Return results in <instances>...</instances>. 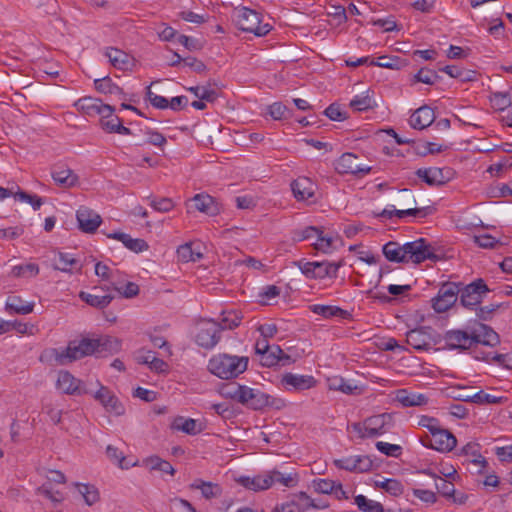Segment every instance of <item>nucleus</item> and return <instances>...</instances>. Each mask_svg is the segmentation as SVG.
<instances>
[{
    "instance_id": "nucleus-22",
    "label": "nucleus",
    "mask_w": 512,
    "mask_h": 512,
    "mask_svg": "<svg viewBox=\"0 0 512 512\" xmlns=\"http://www.w3.org/2000/svg\"><path fill=\"white\" fill-rule=\"evenodd\" d=\"M195 208L203 213L210 216H214L220 213V206L215 199L208 194H197L192 199Z\"/></svg>"
},
{
    "instance_id": "nucleus-28",
    "label": "nucleus",
    "mask_w": 512,
    "mask_h": 512,
    "mask_svg": "<svg viewBox=\"0 0 512 512\" xmlns=\"http://www.w3.org/2000/svg\"><path fill=\"white\" fill-rule=\"evenodd\" d=\"M53 180L62 187H73L78 183V175L69 168H59L52 171Z\"/></svg>"
},
{
    "instance_id": "nucleus-7",
    "label": "nucleus",
    "mask_w": 512,
    "mask_h": 512,
    "mask_svg": "<svg viewBox=\"0 0 512 512\" xmlns=\"http://www.w3.org/2000/svg\"><path fill=\"white\" fill-rule=\"evenodd\" d=\"M432 437L424 435L420 437V442L424 447L437 450L439 452H449L456 447V437L447 429L441 427L431 433Z\"/></svg>"
},
{
    "instance_id": "nucleus-19",
    "label": "nucleus",
    "mask_w": 512,
    "mask_h": 512,
    "mask_svg": "<svg viewBox=\"0 0 512 512\" xmlns=\"http://www.w3.org/2000/svg\"><path fill=\"white\" fill-rule=\"evenodd\" d=\"M237 482L246 489L258 492L269 489L272 486V478L269 473L260 474L255 477L241 476Z\"/></svg>"
},
{
    "instance_id": "nucleus-29",
    "label": "nucleus",
    "mask_w": 512,
    "mask_h": 512,
    "mask_svg": "<svg viewBox=\"0 0 512 512\" xmlns=\"http://www.w3.org/2000/svg\"><path fill=\"white\" fill-rule=\"evenodd\" d=\"M173 430L182 431L188 435H196L201 432V425L195 419L178 416L172 422Z\"/></svg>"
},
{
    "instance_id": "nucleus-6",
    "label": "nucleus",
    "mask_w": 512,
    "mask_h": 512,
    "mask_svg": "<svg viewBox=\"0 0 512 512\" xmlns=\"http://www.w3.org/2000/svg\"><path fill=\"white\" fill-rule=\"evenodd\" d=\"M490 289L482 278H478L473 282L461 287L460 286V303L463 307L474 309L481 304Z\"/></svg>"
},
{
    "instance_id": "nucleus-33",
    "label": "nucleus",
    "mask_w": 512,
    "mask_h": 512,
    "mask_svg": "<svg viewBox=\"0 0 512 512\" xmlns=\"http://www.w3.org/2000/svg\"><path fill=\"white\" fill-rule=\"evenodd\" d=\"M242 320V314L239 311H223L221 318L217 324L219 325L220 332L225 329H234L239 326Z\"/></svg>"
},
{
    "instance_id": "nucleus-57",
    "label": "nucleus",
    "mask_w": 512,
    "mask_h": 512,
    "mask_svg": "<svg viewBox=\"0 0 512 512\" xmlns=\"http://www.w3.org/2000/svg\"><path fill=\"white\" fill-rule=\"evenodd\" d=\"M38 273L39 267L37 264L34 263L14 266L11 271V274L14 277L36 276Z\"/></svg>"
},
{
    "instance_id": "nucleus-40",
    "label": "nucleus",
    "mask_w": 512,
    "mask_h": 512,
    "mask_svg": "<svg viewBox=\"0 0 512 512\" xmlns=\"http://www.w3.org/2000/svg\"><path fill=\"white\" fill-rule=\"evenodd\" d=\"M95 342L97 343V353L114 352L120 348L119 340L107 335L95 338Z\"/></svg>"
},
{
    "instance_id": "nucleus-61",
    "label": "nucleus",
    "mask_w": 512,
    "mask_h": 512,
    "mask_svg": "<svg viewBox=\"0 0 512 512\" xmlns=\"http://www.w3.org/2000/svg\"><path fill=\"white\" fill-rule=\"evenodd\" d=\"M148 462L150 464L151 469L153 470H159L163 473H168L170 475L175 474V469L173 468V466L168 461L163 460L160 457H151L148 460Z\"/></svg>"
},
{
    "instance_id": "nucleus-63",
    "label": "nucleus",
    "mask_w": 512,
    "mask_h": 512,
    "mask_svg": "<svg viewBox=\"0 0 512 512\" xmlns=\"http://www.w3.org/2000/svg\"><path fill=\"white\" fill-rule=\"evenodd\" d=\"M269 115L275 120L286 119L289 117V110L281 102H275L268 108Z\"/></svg>"
},
{
    "instance_id": "nucleus-10",
    "label": "nucleus",
    "mask_w": 512,
    "mask_h": 512,
    "mask_svg": "<svg viewBox=\"0 0 512 512\" xmlns=\"http://www.w3.org/2000/svg\"><path fill=\"white\" fill-rule=\"evenodd\" d=\"M334 167L339 174L365 175L371 170V167L359 163V157L350 152L342 154Z\"/></svg>"
},
{
    "instance_id": "nucleus-50",
    "label": "nucleus",
    "mask_w": 512,
    "mask_h": 512,
    "mask_svg": "<svg viewBox=\"0 0 512 512\" xmlns=\"http://www.w3.org/2000/svg\"><path fill=\"white\" fill-rule=\"evenodd\" d=\"M177 257L180 261L187 263L190 261L195 262L199 260L202 257V254L199 252H194L191 244L186 243L178 247Z\"/></svg>"
},
{
    "instance_id": "nucleus-34",
    "label": "nucleus",
    "mask_w": 512,
    "mask_h": 512,
    "mask_svg": "<svg viewBox=\"0 0 512 512\" xmlns=\"http://www.w3.org/2000/svg\"><path fill=\"white\" fill-rule=\"evenodd\" d=\"M107 457L117 464L121 469H128L129 467L135 466L136 462L127 460L124 453L113 445H108L106 448Z\"/></svg>"
},
{
    "instance_id": "nucleus-38",
    "label": "nucleus",
    "mask_w": 512,
    "mask_h": 512,
    "mask_svg": "<svg viewBox=\"0 0 512 512\" xmlns=\"http://www.w3.org/2000/svg\"><path fill=\"white\" fill-rule=\"evenodd\" d=\"M269 476L272 478V485L275 483H279L285 487H294L298 483V474L297 473H289L283 474L278 470L269 471Z\"/></svg>"
},
{
    "instance_id": "nucleus-36",
    "label": "nucleus",
    "mask_w": 512,
    "mask_h": 512,
    "mask_svg": "<svg viewBox=\"0 0 512 512\" xmlns=\"http://www.w3.org/2000/svg\"><path fill=\"white\" fill-rule=\"evenodd\" d=\"M292 498H296V505L299 507V512H304L311 508L313 509H326L329 505L328 503H323L321 505H316V501L311 499L305 492H299L294 494Z\"/></svg>"
},
{
    "instance_id": "nucleus-5",
    "label": "nucleus",
    "mask_w": 512,
    "mask_h": 512,
    "mask_svg": "<svg viewBox=\"0 0 512 512\" xmlns=\"http://www.w3.org/2000/svg\"><path fill=\"white\" fill-rule=\"evenodd\" d=\"M237 390L238 402L251 409L262 410L269 406L280 408V405H278L280 400L272 398L270 395L260 391L259 389L244 386L243 388H237Z\"/></svg>"
},
{
    "instance_id": "nucleus-2",
    "label": "nucleus",
    "mask_w": 512,
    "mask_h": 512,
    "mask_svg": "<svg viewBox=\"0 0 512 512\" xmlns=\"http://www.w3.org/2000/svg\"><path fill=\"white\" fill-rule=\"evenodd\" d=\"M248 366V357L218 354L208 362V370L221 379H232L242 374Z\"/></svg>"
},
{
    "instance_id": "nucleus-35",
    "label": "nucleus",
    "mask_w": 512,
    "mask_h": 512,
    "mask_svg": "<svg viewBox=\"0 0 512 512\" xmlns=\"http://www.w3.org/2000/svg\"><path fill=\"white\" fill-rule=\"evenodd\" d=\"M461 454L474 457L471 462L473 465L478 467V469H477L478 473H482L484 468L488 464L486 459L478 452L476 444H473V443L466 444L461 449Z\"/></svg>"
},
{
    "instance_id": "nucleus-4",
    "label": "nucleus",
    "mask_w": 512,
    "mask_h": 512,
    "mask_svg": "<svg viewBox=\"0 0 512 512\" xmlns=\"http://www.w3.org/2000/svg\"><path fill=\"white\" fill-rule=\"evenodd\" d=\"M234 16L236 25L244 32L261 37L267 35L271 30L269 24H261L260 14L255 10L241 7L235 11Z\"/></svg>"
},
{
    "instance_id": "nucleus-23",
    "label": "nucleus",
    "mask_w": 512,
    "mask_h": 512,
    "mask_svg": "<svg viewBox=\"0 0 512 512\" xmlns=\"http://www.w3.org/2000/svg\"><path fill=\"white\" fill-rule=\"evenodd\" d=\"M34 303L25 302L20 296H9L5 303V311L9 314L26 315L33 311Z\"/></svg>"
},
{
    "instance_id": "nucleus-60",
    "label": "nucleus",
    "mask_w": 512,
    "mask_h": 512,
    "mask_svg": "<svg viewBox=\"0 0 512 512\" xmlns=\"http://www.w3.org/2000/svg\"><path fill=\"white\" fill-rule=\"evenodd\" d=\"M398 204L402 209H418L416 207V199L409 189H401L399 191Z\"/></svg>"
},
{
    "instance_id": "nucleus-37",
    "label": "nucleus",
    "mask_w": 512,
    "mask_h": 512,
    "mask_svg": "<svg viewBox=\"0 0 512 512\" xmlns=\"http://www.w3.org/2000/svg\"><path fill=\"white\" fill-rule=\"evenodd\" d=\"M101 101L102 100L93 97H83L75 103V106L84 114L94 116L97 114Z\"/></svg>"
},
{
    "instance_id": "nucleus-48",
    "label": "nucleus",
    "mask_w": 512,
    "mask_h": 512,
    "mask_svg": "<svg viewBox=\"0 0 512 512\" xmlns=\"http://www.w3.org/2000/svg\"><path fill=\"white\" fill-rule=\"evenodd\" d=\"M187 90L193 93L198 99L207 102H214L218 97L217 92L208 86H192L187 88Z\"/></svg>"
},
{
    "instance_id": "nucleus-17",
    "label": "nucleus",
    "mask_w": 512,
    "mask_h": 512,
    "mask_svg": "<svg viewBox=\"0 0 512 512\" xmlns=\"http://www.w3.org/2000/svg\"><path fill=\"white\" fill-rule=\"evenodd\" d=\"M109 291V287H93V291L95 293H88V292H84V291H81L79 293V297L82 301H84L85 303H87L88 305L92 306V307H95V308H99V309H103L105 307H107L111 301L114 299V296L111 295V294H99L98 291Z\"/></svg>"
},
{
    "instance_id": "nucleus-53",
    "label": "nucleus",
    "mask_w": 512,
    "mask_h": 512,
    "mask_svg": "<svg viewBox=\"0 0 512 512\" xmlns=\"http://www.w3.org/2000/svg\"><path fill=\"white\" fill-rule=\"evenodd\" d=\"M312 312L317 315H321L325 318H330L334 316H342L346 313L343 309L337 306H329V305H313L311 307Z\"/></svg>"
},
{
    "instance_id": "nucleus-58",
    "label": "nucleus",
    "mask_w": 512,
    "mask_h": 512,
    "mask_svg": "<svg viewBox=\"0 0 512 512\" xmlns=\"http://www.w3.org/2000/svg\"><path fill=\"white\" fill-rule=\"evenodd\" d=\"M317 241L313 243V247L317 251L323 253H329L333 250V237L324 236L322 228L320 229V235H317Z\"/></svg>"
},
{
    "instance_id": "nucleus-1",
    "label": "nucleus",
    "mask_w": 512,
    "mask_h": 512,
    "mask_svg": "<svg viewBox=\"0 0 512 512\" xmlns=\"http://www.w3.org/2000/svg\"><path fill=\"white\" fill-rule=\"evenodd\" d=\"M383 255L390 262L419 264L427 259L436 258L432 247L424 238L400 244L396 241L387 242L382 248Z\"/></svg>"
},
{
    "instance_id": "nucleus-9",
    "label": "nucleus",
    "mask_w": 512,
    "mask_h": 512,
    "mask_svg": "<svg viewBox=\"0 0 512 512\" xmlns=\"http://www.w3.org/2000/svg\"><path fill=\"white\" fill-rule=\"evenodd\" d=\"M221 339V332L217 321L205 320L199 326L196 334V343L205 348L212 349Z\"/></svg>"
},
{
    "instance_id": "nucleus-44",
    "label": "nucleus",
    "mask_w": 512,
    "mask_h": 512,
    "mask_svg": "<svg viewBox=\"0 0 512 512\" xmlns=\"http://www.w3.org/2000/svg\"><path fill=\"white\" fill-rule=\"evenodd\" d=\"M279 355H282V349L278 345H272L269 350L260 355V362L263 366L272 367L279 364Z\"/></svg>"
},
{
    "instance_id": "nucleus-31",
    "label": "nucleus",
    "mask_w": 512,
    "mask_h": 512,
    "mask_svg": "<svg viewBox=\"0 0 512 512\" xmlns=\"http://www.w3.org/2000/svg\"><path fill=\"white\" fill-rule=\"evenodd\" d=\"M342 261L339 262H328L321 261L314 265L315 277L314 279H323L325 277L335 278L337 277L338 269L342 266Z\"/></svg>"
},
{
    "instance_id": "nucleus-16",
    "label": "nucleus",
    "mask_w": 512,
    "mask_h": 512,
    "mask_svg": "<svg viewBox=\"0 0 512 512\" xmlns=\"http://www.w3.org/2000/svg\"><path fill=\"white\" fill-rule=\"evenodd\" d=\"M94 397L108 412L116 415H122L125 411L124 406L119 399L105 386L101 385Z\"/></svg>"
},
{
    "instance_id": "nucleus-11",
    "label": "nucleus",
    "mask_w": 512,
    "mask_h": 512,
    "mask_svg": "<svg viewBox=\"0 0 512 512\" xmlns=\"http://www.w3.org/2000/svg\"><path fill=\"white\" fill-rule=\"evenodd\" d=\"M415 174L429 186H442L451 180L453 172L450 168H420Z\"/></svg>"
},
{
    "instance_id": "nucleus-43",
    "label": "nucleus",
    "mask_w": 512,
    "mask_h": 512,
    "mask_svg": "<svg viewBox=\"0 0 512 512\" xmlns=\"http://www.w3.org/2000/svg\"><path fill=\"white\" fill-rule=\"evenodd\" d=\"M355 503L359 510L363 512H384V507L380 502L370 500L364 495H357L355 497Z\"/></svg>"
},
{
    "instance_id": "nucleus-32",
    "label": "nucleus",
    "mask_w": 512,
    "mask_h": 512,
    "mask_svg": "<svg viewBox=\"0 0 512 512\" xmlns=\"http://www.w3.org/2000/svg\"><path fill=\"white\" fill-rule=\"evenodd\" d=\"M95 89L104 94H111L118 97L124 96L122 88L112 82L109 76L94 80Z\"/></svg>"
},
{
    "instance_id": "nucleus-45",
    "label": "nucleus",
    "mask_w": 512,
    "mask_h": 512,
    "mask_svg": "<svg viewBox=\"0 0 512 512\" xmlns=\"http://www.w3.org/2000/svg\"><path fill=\"white\" fill-rule=\"evenodd\" d=\"M440 79L438 73L429 68H421L413 77V83L420 82L427 85H433Z\"/></svg>"
},
{
    "instance_id": "nucleus-64",
    "label": "nucleus",
    "mask_w": 512,
    "mask_h": 512,
    "mask_svg": "<svg viewBox=\"0 0 512 512\" xmlns=\"http://www.w3.org/2000/svg\"><path fill=\"white\" fill-rule=\"evenodd\" d=\"M376 448L381 453L385 454L386 456H391V457H398L402 452L401 446L396 445V444L382 442V441H378L376 443Z\"/></svg>"
},
{
    "instance_id": "nucleus-20",
    "label": "nucleus",
    "mask_w": 512,
    "mask_h": 512,
    "mask_svg": "<svg viewBox=\"0 0 512 512\" xmlns=\"http://www.w3.org/2000/svg\"><path fill=\"white\" fill-rule=\"evenodd\" d=\"M435 120L434 111L429 106L418 108L410 117V125L414 129H425L429 127Z\"/></svg>"
},
{
    "instance_id": "nucleus-26",
    "label": "nucleus",
    "mask_w": 512,
    "mask_h": 512,
    "mask_svg": "<svg viewBox=\"0 0 512 512\" xmlns=\"http://www.w3.org/2000/svg\"><path fill=\"white\" fill-rule=\"evenodd\" d=\"M57 387L65 394L80 393V380L68 371H61L58 375Z\"/></svg>"
},
{
    "instance_id": "nucleus-30",
    "label": "nucleus",
    "mask_w": 512,
    "mask_h": 512,
    "mask_svg": "<svg viewBox=\"0 0 512 512\" xmlns=\"http://www.w3.org/2000/svg\"><path fill=\"white\" fill-rule=\"evenodd\" d=\"M105 55L109 58L110 63L119 70H126L130 64V55L120 49L107 48Z\"/></svg>"
},
{
    "instance_id": "nucleus-62",
    "label": "nucleus",
    "mask_w": 512,
    "mask_h": 512,
    "mask_svg": "<svg viewBox=\"0 0 512 512\" xmlns=\"http://www.w3.org/2000/svg\"><path fill=\"white\" fill-rule=\"evenodd\" d=\"M312 483L316 492L331 494L333 493L337 482L330 479H315Z\"/></svg>"
},
{
    "instance_id": "nucleus-47",
    "label": "nucleus",
    "mask_w": 512,
    "mask_h": 512,
    "mask_svg": "<svg viewBox=\"0 0 512 512\" xmlns=\"http://www.w3.org/2000/svg\"><path fill=\"white\" fill-rule=\"evenodd\" d=\"M320 229V227L316 226H307L303 229H296L292 232V240L294 242H302L312 238H317V235H320Z\"/></svg>"
},
{
    "instance_id": "nucleus-13",
    "label": "nucleus",
    "mask_w": 512,
    "mask_h": 512,
    "mask_svg": "<svg viewBox=\"0 0 512 512\" xmlns=\"http://www.w3.org/2000/svg\"><path fill=\"white\" fill-rule=\"evenodd\" d=\"M473 332L449 330L444 335L445 346L451 350H467L475 344Z\"/></svg>"
},
{
    "instance_id": "nucleus-18",
    "label": "nucleus",
    "mask_w": 512,
    "mask_h": 512,
    "mask_svg": "<svg viewBox=\"0 0 512 512\" xmlns=\"http://www.w3.org/2000/svg\"><path fill=\"white\" fill-rule=\"evenodd\" d=\"M433 212V208L431 207H422L421 209H383L379 213L374 212V217L376 218H386L391 219L396 216L398 218H404L405 216H413L416 218H425Z\"/></svg>"
},
{
    "instance_id": "nucleus-55",
    "label": "nucleus",
    "mask_w": 512,
    "mask_h": 512,
    "mask_svg": "<svg viewBox=\"0 0 512 512\" xmlns=\"http://www.w3.org/2000/svg\"><path fill=\"white\" fill-rule=\"evenodd\" d=\"M14 198L16 200H19L21 202H27L29 203L34 210H39L40 207L43 204V199L35 194H29L25 191H22L18 189L15 194Z\"/></svg>"
},
{
    "instance_id": "nucleus-56",
    "label": "nucleus",
    "mask_w": 512,
    "mask_h": 512,
    "mask_svg": "<svg viewBox=\"0 0 512 512\" xmlns=\"http://www.w3.org/2000/svg\"><path fill=\"white\" fill-rule=\"evenodd\" d=\"M77 263V260L67 253L59 252L57 258L54 260L53 267L56 270L63 272H70V266Z\"/></svg>"
},
{
    "instance_id": "nucleus-51",
    "label": "nucleus",
    "mask_w": 512,
    "mask_h": 512,
    "mask_svg": "<svg viewBox=\"0 0 512 512\" xmlns=\"http://www.w3.org/2000/svg\"><path fill=\"white\" fill-rule=\"evenodd\" d=\"M490 101L492 107L499 111H503L512 105L511 96L509 95V93L504 92L493 93L490 98Z\"/></svg>"
},
{
    "instance_id": "nucleus-52",
    "label": "nucleus",
    "mask_w": 512,
    "mask_h": 512,
    "mask_svg": "<svg viewBox=\"0 0 512 512\" xmlns=\"http://www.w3.org/2000/svg\"><path fill=\"white\" fill-rule=\"evenodd\" d=\"M402 60L397 56H380L376 60L372 59L370 65L389 69H400Z\"/></svg>"
},
{
    "instance_id": "nucleus-12",
    "label": "nucleus",
    "mask_w": 512,
    "mask_h": 512,
    "mask_svg": "<svg viewBox=\"0 0 512 512\" xmlns=\"http://www.w3.org/2000/svg\"><path fill=\"white\" fill-rule=\"evenodd\" d=\"M431 327H420L410 330L406 334V342L416 350H429L436 340L432 335Z\"/></svg>"
},
{
    "instance_id": "nucleus-21",
    "label": "nucleus",
    "mask_w": 512,
    "mask_h": 512,
    "mask_svg": "<svg viewBox=\"0 0 512 512\" xmlns=\"http://www.w3.org/2000/svg\"><path fill=\"white\" fill-rule=\"evenodd\" d=\"M475 344L481 343L488 346H496L500 342L499 335L488 325L480 323L473 331Z\"/></svg>"
},
{
    "instance_id": "nucleus-41",
    "label": "nucleus",
    "mask_w": 512,
    "mask_h": 512,
    "mask_svg": "<svg viewBox=\"0 0 512 512\" xmlns=\"http://www.w3.org/2000/svg\"><path fill=\"white\" fill-rule=\"evenodd\" d=\"M349 106L354 111H366L369 109H373L376 106V103L373 101L371 96L369 95V91L366 92L365 95H357L351 101Z\"/></svg>"
},
{
    "instance_id": "nucleus-3",
    "label": "nucleus",
    "mask_w": 512,
    "mask_h": 512,
    "mask_svg": "<svg viewBox=\"0 0 512 512\" xmlns=\"http://www.w3.org/2000/svg\"><path fill=\"white\" fill-rule=\"evenodd\" d=\"M95 353H97V343L95 342V338H83L80 341H71L67 348L62 351H59L58 349L51 350V354L59 365H65Z\"/></svg>"
},
{
    "instance_id": "nucleus-49",
    "label": "nucleus",
    "mask_w": 512,
    "mask_h": 512,
    "mask_svg": "<svg viewBox=\"0 0 512 512\" xmlns=\"http://www.w3.org/2000/svg\"><path fill=\"white\" fill-rule=\"evenodd\" d=\"M500 308H508V304L505 303H497V304H489L486 306H481L476 309V316L478 319L482 321H490L494 313Z\"/></svg>"
},
{
    "instance_id": "nucleus-27",
    "label": "nucleus",
    "mask_w": 512,
    "mask_h": 512,
    "mask_svg": "<svg viewBox=\"0 0 512 512\" xmlns=\"http://www.w3.org/2000/svg\"><path fill=\"white\" fill-rule=\"evenodd\" d=\"M457 399L465 402H472L476 404H500L503 402V397H498L480 390L471 395H457Z\"/></svg>"
},
{
    "instance_id": "nucleus-15",
    "label": "nucleus",
    "mask_w": 512,
    "mask_h": 512,
    "mask_svg": "<svg viewBox=\"0 0 512 512\" xmlns=\"http://www.w3.org/2000/svg\"><path fill=\"white\" fill-rule=\"evenodd\" d=\"M281 383L287 390L303 391L313 388L317 381L310 375L286 373L283 375Z\"/></svg>"
},
{
    "instance_id": "nucleus-59",
    "label": "nucleus",
    "mask_w": 512,
    "mask_h": 512,
    "mask_svg": "<svg viewBox=\"0 0 512 512\" xmlns=\"http://www.w3.org/2000/svg\"><path fill=\"white\" fill-rule=\"evenodd\" d=\"M123 245L127 249H129L135 253H140V252L146 251L149 248V245L147 244V242L145 240L140 239V238L134 239L129 234L126 235V238L123 241Z\"/></svg>"
},
{
    "instance_id": "nucleus-54",
    "label": "nucleus",
    "mask_w": 512,
    "mask_h": 512,
    "mask_svg": "<svg viewBox=\"0 0 512 512\" xmlns=\"http://www.w3.org/2000/svg\"><path fill=\"white\" fill-rule=\"evenodd\" d=\"M375 485L384 489L386 492L393 496H398L403 492V485L396 479H385L383 481H376Z\"/></svg>"
},
{
    "instance_id": "nucleus-14",
    "label": "nucleus",
    "mask_w": 512,
    "mask_h": 512,
    "mask_svg": "<svg viewBox=\"0 0 512 512\" xmlns=\"http://www.w3.org/2000/svg\"><path fill=\"white\" fill-rule=\"evenodd\" d=\"M76 218L79 228L85 233H94L102 222L99 214L84 206L77 210Z\"/></svg>"
},
{
    "instance_id": "nucleus-8",
    "label": "nucleus",
    "mask_w": 512,
    "mask_h": 512,
    "mask_svg": "<svg viewBox=\"0 0 512 512\" xmlns=\"http://www.w3.org/2000/svg\"><path fill=\"white\" fill-rule=\"evenodd\" d=\"M461 283H444L435 298L432 299V307L438 313L449 310L457 301Z\"/></svg>"
},
{
    "instance_id": "nucleus-25",
    "label": "nucleus",
    "mask_w": 512,
    "mask_h": 512,
    "mask_svg": "<svg viewBox=\"0 0 512 512\" xmlns=\"http://www.w3.org/2000/svg\"><path fill=\"white\" fill-rule=\"evenodd\" d=\"M190 488L200 490L202 496L207 500L218 498L222 495L223 492V489L219 484L203 481L201 479H196L193 483H191Z\"/></svg>"
},
{
    "instance_id": "nucleus-24",
    "label": "nucleus",
    "mask_w": 512,
    "mask_h": 512,
    "mask_svg": "<svg viewBox=\"0 0 512 512\" xmlns=\"http://www.w3.org/2000/svg\"><path fill=\"white\" fill-rule=\"evenodd\" d=\"M395 399L403 407L422 406L428 402V399L424 394L410 393L406 389L397 390Z\"/></svg>"
},
{
    "instance_id": "nucleus-46",
    "label": "nucleus",
    "mask_w": 512,
    "mask_h": 512,
    "mask_svg": "<svg viewBox=\"0 0 512 512\" xmlns=\"http://www.w3.org/2000/svg\"><path fill=\"white\" fill-rule=\"evenodd\" d=\"M79 493L83 496L85 503L92 506L99 501L98 489L89 484H77Z\"/></svg>"
},
{
    "instance_id": "nucleus-42",
    "label": "nucleus",
    "mask_w": 512,
    "mask_h": 512,
    "mask_svg": "<svg viewBox=\"0 0 512 512\" xmlns=\"http://www.w3.org/2000/svg\"><path fill=\"white\" fill-rule=\"evenodd\" d=\"M328 386L331 390L341 391L345 394H352L357 389L356 385H353L348 380L335 376L328 379Z\"/></svg>"
},
{
    "instance_id": "nucleus-39",
    "label": "nucleus",
    "mask_w": 512,
    "mask_h": 512,
    "mask_svg": "<svg viewBox=\"0 0 512 512\" xmlns=\"http://www.w3.org/2000/svg\"><path fill=\"white\" fill-rule=\"evenodd\" d=\"M307 184L308 181L305 178L294 180L291 183L293 195L298 201H303L313 196V192L307 187Z\"/></svg>"
}]
</instances>
